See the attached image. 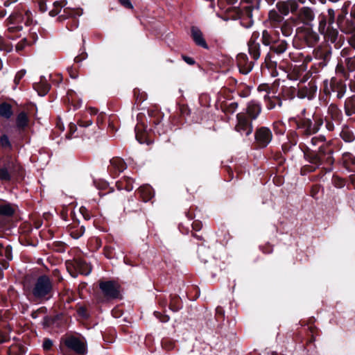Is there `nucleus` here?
I'll use <instances>...</instances> for the list:
<instances>
[{
    "label": "nucleus",
    "instance_id": "nucleus-56",
    "mask_svg": "<svg viewBox=\"0 0 355 355\" xmlns=\"http://www.w3.org/2000/svg\"><path fill=\"white\" fill-rule=\"evenodd\" d=\"M237 105H237V103H232L230 104V107H232V109H233L232 112H234V111L236 109Z\"/></svg>",
    "mask_w": 355,
    "mask_h": 355
},
{
    "label": "nucleus",
    "instance_id": "nucleus-36",
    "mask_svg": "<svg viewBox=\"0 0 355 355\" xmlns=\"http://www.w3.org/2000/svg\"><path fill=\"white\" fill-rule=\"evenodd\" d=\"M29 43L27 42L26 38H23L17 44H15V50L17 52H20L24 49V48L28 45Z\"/></svg>",
    "mask_w": 355,
    "mask_h": 355
},
{
    "label": "nucleus",
    "instance_id": "nucleus-27",
    "mask_svg": "<svg viewBox=\"0 0 355 355\" xmlns=\"http://www.w3.org/2000/svg\"><path fill=\"white\" fill-rule=\"evenodd\" d=\"M67 2L65 0L55 1L53 3L54 8L53 10H51L49 12V15L52 17L57 15L58 14L60 13V12L61 11V9L62 8H64L67 6Z\"/></svg>",
    "mask_w": 355,
    "mask_h": 355
},
{
    "label": "nucleus",
    "instance_id": "nucleus-45",
    "mask_svg": "<svg viewBox=\"0 0 355 355\" xmlns=\"http://www.w3.org/2000/svg\"><path fill=\"white\" fill-rule=\"evenodd\" d=\"M78 125L80 127H85H85H88L90 125H92V121L91 119H87V120H85V121L80 120V121H78Z\"/></svg>",
    "mask_w": 355,
    "mask_h": 355
},
{
    "label": "nucleus",
    "instance_id": "nucleus-15",
    "mask_svg": "<svg viewBox=\"0 0 355 355\" xmlns=\"http://www.w3.org/2000/svg\"><path fill=\"white\" fill-rule=\"evenodd\" d=\"M15 213V209L10 204H0V227L5 225V220L11 217Z\"/></svg>",
    "mask_w": 355,
    "mask_h": 355
},
{
    "label": "nucleus",
    "instance_id": "nucleus-35",
    "mask_svg": "<svg viewBox=\"0 0 355 355\" xmlns=\"http://www.w3.org/2000/svg\"><path fill=\"white\" fill-rule=\"evenodd\" d=\"M340 136L347 142L352 141L354 139V135L348 130H343L340 133Z\"/></svg>",
    "mask_w": 355,
    "mask_h": 355
},
{
    "label": "nucleus",
    "instance_id": "nucleus-58",
    "mask_svg": "<svg viewBox=\"0 0 355 355\" xmlns=\"http://www.w3.org/2000/svg\"><path fill=\"white\" fill-rule=\"evenodd\" d=\"M227 1L228 3L230 4H234L236 2H237L238 0H226Z\"/></svg>",
    "mask_w": 355,
    "mask_h": 355
},
{
    "label": "nucleus",
    "instance_id": "nucleus-63",
    "mask_svg": "<svg viewBox=\"0 0 355 355\" xmlns=\"http://www.w3.org/2000/svg\"><path fill=\"white\" fill-rule=\"evenodd\" d=\"M155 315H156L157 318H158L159 316L160 313L158 312H155Z\"/></svg>",
    "mask_w": 355,
    "mask_h": 355
},
{
    "label": "nucleus",
    "instance_id": "nucleus-14",
    "mask_svg": "<svg viewBox=\"0 0 355 355\" xmlns=\"http://www.w3.org/2000/svg\"><path fill=\"white\" fill-rule=\"evenodd\" d=\"M261 112V107L259 103L254 101H250L246 107L245 113L251 121L255 120Z\"/></svg>",
    "mask_w": 355,
    "mask_h": 355
},
{
    "label": "nucleus",
    "instance_id": "nucleus-50",
    "mask_svg": "<svg viewBox=\"0 0 355 355\" xmlns=\"http://www.w3.org/2000/svg\"><path fill=\"white\" fill-rule=\"evenodd\" d=\"M3 5L6 7L10 6L12 3H16L17 0H3Z\"/></svg>",
    "mask_w": 355,
    "mask_h": 355
},
{
    "label": "nucleus",
    "instance_id": "nucleus-31",
    "mask_svg": "<svg viewBox=\"0 0 355 355\" xmlns=\"http://www.w3.org/2000/svg\"><path fill=\"white\" fill-rule=\"evenodd\" d=\"M270 87L268 84H261L258 88L257 92L260 96L263 97L264 100H267V97L270 94Z\"/></svg>",
    "mask_w": 355,
    "mask_h": 355
},
{
    "label": "nucleus",
    "instance_id": "nucleus-59",
    "mask_svg": "<svg viewBox=\"0 0 355 355\" xmlns=\"http://www.w3.org/2000/svg\"><path fill=\"white\" fill-rule=\"evenodd\" d=\"M275 1L276 0H266V1L270 5H272L275 2Z\"/></svg>",
    "mask_w": 355,
    "mask_h": 355
},
{
    "label": "nucleus",
    "instance_id": "nucleus-5",
    "mask_svg": "<svg viewBox=\"0 0 355 355\" xmlns=\"http://www.w3.org/2000/svg\"><path fill=\"white\" fill-rule=\"evenodd\" d=\"M314 19L315 15L312 9L309 7H302L290 18V20L295 25L303 24L311 26Z\"/></svg>",
    "mask_w": 355,
    "mask_h": 355
},
{
    "label": "nucleus",
    "instance_id": "nucleus-53",
    "mask_svg": "<svg viewBox=\"0 0 355 355\" xmlns=\"http://www.w3.org/2000/svg\"><path fill=\"white\" fill-rule=\"evenodd\" d=\"M6 15V12L4 9L0 8V18L3 17Z\"/></svg>",
    "mask_w": 355,
    "mask_h": 355
},
{
    "label": "nucleus",
    "instance_id": "nucleus-10",
    "mask_svg": "<svg viewBox=\"0 0 355 355\" xmlns=\"http://www.w3.org/2000/svg\"><path fill=\"white\" fill-rule=\"evenodd\" d=\"M272 139V134L268 128L261 127L255 132V139L260 147H266Z\"/></svg>",
    "mask_w": 355,
    "mask_h": 355
},
{
    "label": "nucleus",
    "instance_id": "nucleus-16",
    "mask_svg": "<svg viewBox=\"0 0 355 355\" xmlns=\"http://www.w3.org/2000/svg\"><path fill=\"white\" fill-rule=\"evenodd\" d=\"M191 37L195 42V43L204 49H208V45L203 37V34L202 31L196 26L191 27Z\"/></svg>",
    "mask_w": 355,
    "mask_h": 355
},
{
    "label": "nucleus",
    "instance_id": "nucleus-40",
    "mask_svg": "<svg viewBox=\"0 0 355 355\" xmlns=\"http://www.w3.org/2000/svg\"><path fill=\"white\" fill-rule=\"evenodd\" d=\"M324 92L326 94H330L332 93L333 87H331V80L329 82L328 80L324 81Z\"/></svg>",
    "mask_w": 355,
    "mask_h": 355
},
{
    "label": "nucleus",
    "instance_id": "nucleus-57",
    "mask_svg": "<svg viewBox=\"0 0 355 355\" xmlns=\"http://www.w3.org/2000/svg\"><path fill=\"white\" fill-rule=\"evenodd\" d=\"M76 125L74 124H71L70 125V130L72 132H74L76 130Z\"/></svg>",
    "mask_w": 355,
    "mask_h": 355
},
{
    "label": "nucleus",
    "instance_id": "nucleus-64",
    "mask_svg": "<svg viewBox=\"0 0 355 355\" xmlns=\"http://www.w3.org/2000/svg\"><path fill=\"white\" fill-rule=\"evenodd\" d=\"M2 277H3V274H2V272H0V279H1V278H2Z\"/></svg>",
    "mask_w": 355,
    "mask_h": 355
},
{
    "label": "nucleus",
    "instance_id": "nucleus-30",
    "mask_svg": "<svg viewBox=\"0 0 355 355\" xmlns=\"http://www.w3.org/2000/svg\"><path fill=\"white\" fill-rule=\"evenodd\" d=\"M283 16L278 10H272L268 13V17L270 21L279 24L283 21Z\"/></svg>",
    "mask_w": 355,
    "mask_h": 355
},
{
    "label": "nucleus",
    "instance_id": "nucleus-46",
    "mask_svg": "<svg viewBox=\"0 0 355 355\" xmlns=\"http://www.w3.org/2000/svg\"><path fill=\"white\" fill-rule=\"evenodd\" d=\"M39 8L40 10L42 12H46L47 10L46 4L43 1H40L39 2Z\"/></svg>",
    "mask_w": 355,
    "mask_h": 355
},
{
    "label": "nucleus",
    "instance_id": "nucleus-11",
    "mask_svg": "<svg viewBox=\"0 0 355 355\" xmlns=\"http://www.w3.org/2000/svg\"><path fill=\"white\" fill-rule=\"evenodd\" d=\"M99 288L103 295L107 298L114 299L119 295V287L117 284L112 281L101 282L99 284Z\"/></svg>",
    "mask_w": 355,
    "mask_h": 355
},
{
    "label": "nucleus",
    "instance_id": "nucleus-21",
    "mask_svg": "<svg viewBox=\"0 0 355 355\" xmlns=\"http://www.w3.org/2000/svg\"><path fill=\"white\" fill-rule=\"evenodd\" d=\"M34 89L37 92L40 96L46 95L50 89V85L42 78L39 83H36L33 85Z\"/></svg>",
    "mask_w": 355,
    "mask_h": 355
},
{
    "label": "nucleus",
    "instance_id": "nucleus-17",
    "mask_svg": "<svg viewBox=\"0 0 355 355\" xmlns=\"http://www.w3.org/2000/svg\"><path fill=\"white\" fill-rule=\"evenodd\" d=\"M126 164L120 157H114L110 160L109 169L114 173H119L125 170Z\"/></svg>",
    "mask_w": 355,
    "mask_h": 355
},
{
    "label": "nucleus",
    "instance_id": "nucleus-12",
    "mask_svg": "<svg viewBox=\"0 0 355 355\" xmlns=\"http://www.w3.org/2000/svg\"><path fill=\"white\" fill-rule=\"evenodd\" d=\"M12 259V249L10 245L4 247L0 243V266L2 269L8 267V261Z\"/></svg>",
    "mask_w": 355,
    "mask_h": 355
},
{
    "label": "nucleus",
    "instance_id": "nucleus-39",
    "mask_svg": "<svg viewBox=\"0 0 355 355\" xmlns=\"http://www.w3.org/2000/svg\"><path fill=\"white\" fill-rule=\"evenodd\" d=\"M315 123L313 126L317 128V132L319 130L320 126L323 124V119L321 116L315 115L314 117Z\"/></svg>",
    "mask_w": 355,
    "mask_h": 355
},
{
    "label": "nucleus",
    "instance_id": "nucleus-37",
    "mask_svg": "<svg viewBox=\"0 0 355 355\" xmlns=\"http://www.w3.org/2000/svg\"><path fill=\"white\" fill-rule=\"evenodd\" d=\"M0 180L1 181H9L10 180V175L6 168H0Z\"/></svg>",
    "mask_w": 355,
    "mask_h": 355
},
{
    "label": "nucleus",
    "instance_id": "nucleus-47",
    "mask_svg": "<svg viewBox=\"0 0 355 355\" xmlns=\"http://www.w3.org/2000/svg\"><path fill=\"white\" fill-rule=\"evenodd\" d=\"M182 59L189 64L190 65H193L195 63V61L192 58H190V57H188V56H185V55H182Z\"/></svg>",
    "mask_w": 355,
    "mask_h": 355
},
{
    "label": "nucleus",
    "instance_id": "nucleus-42",
    "mask_svg": "<svg viewBox=\"0 0 355 355\" xmlns=\"http://www.w3.org/2000/svg\"><path fill=\"white\" fill-rule=\"evenodd\" d=\"M327 14L329 17L328 23L331 25L334 22L335 12L333 9H328Z\"/></svg>",
    "mask_w": 355,
    "mask_h": 355
},
{
    "label": "nucleus",
    "instance_id": "nucleus-3",
    "mask_svg": "<svg viewBox=\"0 0 355 355\" xmlns=\"http://www.w3.org/2000/svg\"><path fill=\"white\" fill-rule=\"evenodd\" d=\"M32 12L28 9L21 7L10 15L8 19V31L12 33L20 31L22 27L18 25V24L24 23L26 25H28L32 21Z\"/></svg>",
    "mask_w": 355,
    "mask_h": 355
},
{
    "label": "nucleus",
    "instance_id": "nucleus-60",
    "mask_svg": "<svg viewBox=\"0 0 355 355\" xmlns=\"http://www.w3.org/2000/svg\"><path fill=\"white\" fill-rule=\"evenodd\" d=\"M327 162L328 164H329V163H328L325 159H324V160L322 162V163L320 164V165H321L323 162ZM313 164H314V163H313ZM315 166H314V167H313V169H315V168H316V167H318V166H320V164H319V165H317V164H315Z\"/></svg>",
    "mask_w": 355,
    "mask_h": 355
},
{
    "label": "nucleus",
    "instance_id": "nucleus-55",
    "mask_svg": "<svg viewBox=\"0 0 355 355\" xmlns=\"http://www.w3.org/2000/svg\"><path fill=\"white\" fill-rule=\"evenodd\" d=\"M349 64H353L354 65V69H355V56L352 58H350L349 61Z\"/></svg>",
    "mask_w": 355,
    "mask_h": 355
},
{
    "label": "nucleus",
    "instance_id": "nucleus-22",
    "mask_svg": "<svg viewBox=\"0 0 355 355\" xmlns=\"http://www.w3.org/2000/svg\"><path fill=\"white\" fill-rule=\"evenodd\" d=\"M248 51L254 60L259 59L260 56L259 44L252 38L248 42Z\"/></svg>",
    "mask_w": 355,
    "mask_h": 355
},
{
    "label": "nucleus",
    "instance_id": "nucleus-6",
    "mask_svg": "<svg viewBox=\"0 0 355 355\" xmlns=\"http://www.w3.org/2000/svg\"><path fill=\"white\" fill-rule=\"evenodd\" d=\"M64 344L78 355H86L87 354V343L77 337L69 336L66 338Z\"/></svg>",
    "mask_w": 355,
    "mask_h": 355
},
{
    "label": "nucleus",
    "instance_id": "nucleus-13",
    "mask_svg": "<svg viewBox=\"0 0 355 355\" xmlns=\"http://www.w3.org/2000/svg\"><path fill=\"white\" fill-rule=\"evenodd\" d=\"M237 64L239 71L243 74H248L253 68V62L248 61V56L245 53H239L236 57Z\"/></svg>",
    "mask_w": 355,
    "mask_h": 355
},
{
    "label": "nucleus",
    "instance_id": "nucleus-51",
    "mask_svg": "<svg viewBox=\"0 0 355 355\" xmlns=\"http://www.w3.org/2000/svg\"><path fill=\"white\" fill-rule=\"evenodd\" d=\"M350 16L355 19V4L352 6L350 10Z\"/></svg>",
    "mask_w": 355,
    "mask_h": 355
},
{
    "label": "nucleus",
    "instance_id": "nucleus-62",
    "mask_svg": "<svg viewBox=\"0 0 355 355\" xmlns=\"http://www.w3.org/2000/svg\"><path fill=\"white\" fill-rule=\"evenodd\" d=\"M74 60L75 62H78L80 61V59L78 58V57H76Z\"/></svg>",
    "mask_w": 355,
    "mask_h": 355
},
{
    "label": "nucleus",
    "instance_id": "nucleus-23",
    "mask_svg": "<svg viewBox=\"0 0 355 355\" xmlns=\"http://www.w3.org/2000/svg\"><path fill=\"white\" fill-rule=\"evenodd\" d=\"M138 192L144 202L150 200L154 195L153 189L148 185L140 187Z\"/></svg>",
    "mask_w": 355,
    "mask_h": 355
},
{
    "label": "nucleus",
    "instance_id": "nucleus-1",
    "mask_svg": "<svg viewBox=\"0 0 355 355\" xmlns=\"http://www.w3.org/2000/svg\"><path fill=\"white\" fill-rule=\"evenodd\" d=\"M325 141V137L322 135L315 136L311 138V140L308 141L305 145L306 146L308 149L312 150L311 148H313L316 146H319V152L317 154H311L309 155L310 162L314 163L317 165H319L322 163V162L325 159L329 165L333 164V157L331 156V150H329L327 153H325L323 150V145Z\"/></svg>",
    "mask_w": 355,
    "mask_h": 355
},
{
    "label": "nucleus",
    "instance_id": "nucleus-4",
    "mask_svg": "<svg viewBox=\"0 0 355 355\" xmlns=\"http://www.w3.org/2000/svg\"><path fill=\"white\" fill-rule=\"evenodd\" d=\"M306 110L304 109L300 115L293 120L297 126L298 134L302 137L308 138L309 136L317 132V128L313 126L311 119L305 117Z\"/></svg>",
    "mask_w": 355,
    "mask_h": 355
},
{
    "label": "nucleus",
    "instance_id": "nucleus-41",
    "mask_svg": "<svg viewBox=\"0 0 355 355\" xmlns=\"http://www.w3.org/2000/svg\"><path fill=\"white\" fill-rule=\"evenodd\" d=\"M26 70H21L18 71L15 77V84H19L20 80L25 76Z\"/></svg>",
    "mask_w": 355,
    "mask_h": 355
},
{
    "label": "nucleus",
    "instance_id": "nucleus-8",
    "mask_svg": "<svg viewBox=\"0 0 355 355\" xmlns=\"http://www.w3.org/2000/svg\"><path fill=\"white\" fill-rule=\"evenodd\" d=\"M342 118V112L338 107L334 105L331 104L327 110V114L325 116L326 128L329 131H332L334 129V125L331 121L338 122Z\"/></svg>",
    "mask_w": 355,
    "mask_h": 355
},
{
    "label": "nucleus",
    "instance_id": "nucleus-54",
    "mask_svg": "<svg viewBox=\"0 0 355 355\" xmlns=\"http://www.w3.org/2000/svg\"><path fill=\"white\" fill-rule=\"evenodd\" d=\"M16 347H12L9 349V355H18L15 353V350Z\"/></svg>",
    "mask_w": 355,
    "mask_h": 355
},
{
    "label": "nucleus",
    "instance_id": "nucleus-19",
    "mask_svg": "<svg viewBox=\"0 0 355 355\" xmlns=\"http://www.w3.org/2000/svg\"><path fill=\"white\" fill-rule=\"evenodd\" d=\"M29 123V118L28 114L21 112L19 113L16 117V126L20 131L24 130Z\"/></svg>",
    "mask_w": 355,
    "mask_h": 355
},
{
    "label": "nucleus",
    "instance_id": "nucleus-38",
    "mask_svg": "<svg viewBox=\"0 0 355 355\" xmlns=\"http://www.w3.org/2000/svg\"><path fill=\"white\" fill-rule=\"evenodd\" d=\"M64 12L66 13L68 16H73V15H81V12L78 9L76 10H72L70 8H64Z\"/></svg>",
    "mask_w": 355,
    "mask_h": 355
},
{
    "label": "nucleus",
    "instance_id": "nucleus-44",
    "mask_svg": "<svg viewBox=\"0 0 355 355\" xmlns=\"http://www.w3.org/2000/svg\"><path fill=\"white\" fill-rule=\"evenodd\" d=\"M52 345H53V342L51 340L45 339L43 342L42 347H43L44 349L49 350L51 348Z\"/></svg>",
    "mask_w": 355,
    "mask_h": 355
},
{
    "label": "nucleus",
    "instance_id": "nucleus-20",
    "mask_svg": "<svg viewBox=\"0 0 355 355\" xmlns=\"http://www.w3.org/2000/svg\"><path fill=\"white\" fill-rule=\"evenodd\" d=\"M331 87H333L332 92L336 93L338 98H341L344 96L346 89L343 83L337 80L336 79H331Z\"/></svg>",
    "mask_w": 355,
    "mask_h": 355
},
{
    "label": "nucleus",
    "instance_id": "nucleus-43",
    "mask_svg": "<svg viewBox=\"0 0 355 355\" xmlns=\"http://www.w3.org/2000/svg\"><path fill=\"white\" fill-rule=\"evenodd\" d=\"M119 3L125 8L133 9V6L130 0H118Z\"/></svg>",
    "mask_w": 355,
    "mask_h": 355
},
{
    "label": "nucleus",
    "instance_id": "nucleus-7",
    "mask_svg": "<svg viewBox=\"0 0 355 355\" xmlns=\"http://www.w3.org/2000/svg\"><path fill=\"white\" fill-rule=\"evenodd\" d=\"M237 123L235 125V130L241 135H250L253 131L252 121L247 115L241 112L236 115Z\"/></svg>",
    "mask_w": 355,
    "mask_h": 355
},
{
    "label": "nucleus",
    "instance_id": "nucleus-52",
    "mask_svg": "<svg viewBox=\"0 0 355 355\" xmlns=\"http://www.w3.org/2000/svg\"><path fill=\"white\" fill-rule=\"evenodd\" d=\"M169 320V317L167 315H164L160 318V321L162 322H166Z\"/></svg>",
    "mask_w": 355,
    "mask_h": 355
},
{
    "label": "nucleus",
    "instance_id": "nucleus-49",
    "mask_svg": "<svg viewBox=\"0 0 355 355\" xmlns=\"http://www.w3.org/2000/svg\"><path fill=\"white\" fill-rule=\"evenodd\" d=\"M349 43L355 49V34L352 35L349 40Z\"/></svg>",
    "mask_w": 355,
    "mask_h": 355
},
{
    "label": "nucleus",
    "instance_id": "nucleus-2",
    "mask_svg": "<svg viewBox=\"0 0 355 355\" xmlns=\"http://www.w3.org/2000/svg\"><path fill=\"white\" fill-rule=\"evenodd\" d=\"M53 286L52 279L49 276L43 275L35 279L31 293L37 300H48L51 296Z\"/></svg>",
    "mask_w": 355,
    "mask_h": 355
},
{
    "label": "nucleus",
    "instance_id": "nucleus-48",
    "mask_svg": "<svg viewBox=\"0 0 355 355\" xmlns=\"http://www.w3.org/2000/svg\"><path fill=\"white\" fill-rule=\"evenodd\" d=\"M243 9H245V15L248 17H252V10L251 6H246L243 7Z\"/></svg>",
    "mask_w": 355,
    "mask_h": 355
},
{
    "label": "nucleus",
    "instance_id": "nucleus-34",
    "mask_svg": "<svg viewBox=\"0 0 355 355\" xmlns=\"http://www.w3.org/2000/svg\"><path fill=\"white\" fill-rule=\"evenodd\" d=\"M0 144L2 148L6 149H11L12 145L8 137L6 135H3L0 138Z\"/></svg>",
    "mask_w": 355,
    "mask_h": 355
},
{
    "label": "nucleus",
    "instance_id": "nucleus-32",
    "mask_svg": "<svg viewBox=\"0 0 355 355\" xmlns=\"http://www.w3.org/2000/svg\"><path fill=\"white\" fill-rule=\"evenodd\" d=\"M327 17L324 15H321L319 17V31L322 34H327V30L326 25H327Z\"/></svg>",
    "mask_w": 355,
    "mask_h": 355
},
{
    "label": "nucleus",
    "instance_id": "nucleus-25",
    "mask_svg": "<svg viewBox=\"0 0 355 355\" xmlns=\"http://www.w3.org/2000/svg\"><path fill=\"white\" fill-rule=\"evenodd\" d=\"M76 267L78 272L84 275H88L92 271L91 267L82 260L76 261Z\"/></svg>",
    "mask_w": 355,
    "mask_h": 355
},
{
    "label": "nucleus",
    "instance_id": "nucleus-24",
    "mask_svg": "<svg viewBox=\"0 0 355 355\" xmlns=\"http://www.w3.org/2000/svg\"><path fill=\"white\" fill-rule=\"evenodd\" d=\"M12 106L7 103L0 104V116L6 119H10L12 115Z\"/></svg>",
    "mask_w": 355,
    "mask_h": 355
},
{
    "label": "nucleus",
    "instance_id": "nucleus-61",
    "mask_svg": "<svg viewBox=\"0 0 355 355\" xmlns=\"http://www.w3.org/2000/svg\"><path fill=\"white\" fill-rule=\"evenodd\" d=\"M327 162L328 164H329V163H328L325 159H324V160L322 162V163L320 164V165H321L323 162ZM313 164H314V163H313ZM315 166H314V167H313V169H315V168H316V167H318V166H320V164H319V165H317V164H315Z\"/></svg>",
    "mask_w": 355,
    "mask_h": 355
},
{
    "label": "nucleus",
    "instance_id": "nucleus-28",
    "mask_svg": "<svg viewBox=\"0 0 355 355\" xmlns=\"http://www.w3.org/2000/svg\"><path fill=\"white\" fill-rule=\"evenodd\" d=\"M276 37L268 31L265 30L262 33V42L266 46L272 45L276 42Z\"/></svg>",
    "mask_w": 355,
    "mask_h": 355
},
{
    "label": "nucleus",
    "instance_id": "nucleus-29",
    "mask_svg": "<svg viewBox=\"0 0 355 355\" xmlns=\"http://www.w3.org/2000/svg\"><path fill=\"white\" fill-rule=\"evenodd\" d=\"M287 49V44L284 41H279L272 44L271 49L277 54L283 53Z\"/></svg>",
    "mask_w": 355,
    "mask_h": 355
},
{
    "label": "nucleus",
    "instance_id": "nucleus-18",
    "mask_svg": "<svg viewBox=\"0 0 355 355\" xmlns=\"http://www.w3.org/2000/svg\"><path fill=\"white\" fill-rule=\"evenodd\" d=\"M309 87H304L300 88L297 92V96L300 98L311 99L313 98L316 92V87L313 85H309Z\"/></svg>",
    "mask_w": 355,
    "mask_h": 355
},
{
    "label": "nucleus",
    "instance_id": "nucleus-9",
    "mask_svg": "<svg viewBox=\"0 0 355 355\" xmlns=\"http://www.w3.org/2000/svg\"><path fill=\"white\" fill-rule=\"evenodd\" d=\"M276 6L282 15L287 16L291 13L294 16L299 9V3L297 0H286L278 2Z\"/></svg>",
    "mask_w": 355,
    "mask_h": 355
},
{
    "label": "nucleus",
    "instance_id": "nucleus-33",
    "mask_svg": "<svg viewBox=\"0 0 355 355\" xmlns=\"http://www.w3.org/2000/svg\"><path fill=\"white\" fill-rule=\"evenodd\" d=\"M12 49V44L8 41L5 40L3 37L0 35V50L6 52H10Z\"/></svg>",
    "mask_w": 355,
    "mask_h": 355
},
{
    "label": "nucleus",
    "instance_id": "nucleus-26",
    "mask_svg": "<svg viewBox=\"0 0 355 355\" xmlns=\"http://www.w3.org/2000/svg\"><path fill=\"white\" fill-rule=\"evenodd\" d=\"M266 103V107L268 110L274 109L276 105H278L279 107L282 106V101L281 98L278 96H272L270 97L269 96L267 97V100H264Z\"/></svg>",
    "mask_w": 355,
    "mask_h": 355
}]
</instances>
